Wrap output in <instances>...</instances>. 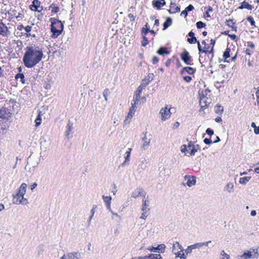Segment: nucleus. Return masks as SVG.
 <instances>
[{"label":"nucleus","instance_id":"nucleus-1","mask_svg":"<svg viewBox=\"0 0 259 259\" xmlns=\"http://www.w3.org/2000/svg\"><path fill=\"white\" fill-rule=\"evenodd\" d=\"M43 52L38 47L32 44L26 48V52L23 58L24 65L32 68L38 63L43 57Z\"/></svg>","mask_w":259,"mask_h":259},{"label":"nucleus","instance_id":"nucleus-2","mask_svg":"<svg viewBox=\"0 0 259 259\" xmlns=\"http://www.w3.org/2000/svg\"><path fill=\"white\" fill-rule=\"evenodd\" d=\"M50 21L51 22V31L53 33L52 37L57 38L63 30V24L61 21L55 18H51Z\"/></svg>","mask_w":259,"mask_h":259},{"label":"nucleus","instance_id":"nucleus-3","mask_svg":"<svg viewBox=\"0 0 259 259\" xmlns=\"http://www.w3.org/2000/svg\"><path fill=\"white\" fill-rule=\"evenodd\" d=\"M12 113L8 108L3 107L0 109V118L8 120L11 117Z\"/></svg>","mask_w":259,"mask_h":259},{"label":"nucleus","instance_id":"nucleus-4","mask_svg":"<svg viewBox=\"0 0 259 259\" xmlns=\"http://www.w3.org/2000/svg\"><path fill=\"white\" fill-rule=\"evenodd\" d=\"M27 188V184L26 183H22L20 186L18 191L15 194H13V199H15L17 197H23L26 193Z\"/></svg>","mask_w":259,"mask_h":259},{"label":"nucleus","instance_id":"nucleus-5","mask_svg":"<svg viewBox=\"0 0 259 259\" xmlns=\"http://www.w3.org/2000/svg\"><path fill=\"white\" fill-rule=\"evenodd\" d=\"M80 257L79 252H72L64 254L60 259H79Z\"/></svg>","mask_w":259,"mask_h":259},{"label":"nucleus","instance_id":"nucleus-6","mask_svg":"<svg viewBox=\"0 0 259 259\" xmlns=\"http://www.w3.org/2000/svg\"><path fill=\"white\" fill-rule=\"evenodd\" d=\"M160 113L161 115V119L163 121L168 119L170 116V109L168 108L167 106L160 110Z\"/></svg>","mask_w":259,"mask_h":259},{"label":"nucleus","instance_id":"nucleus-7","mask_svg":"<svg viewBox=\"0 0 259 259\" xmlns=\"http://www.w3.org/2000/svg\"><path fill=\"white\" fill-rule=\"evenodd\" d=\"M181 59L187 65H192L191 57L189 56V52L185 50L181 54Z\"/></svg>","mask_w":259,"mask_h":259},{"label":"nucleus","instance_id":"nucleus-8","mask_svg":"<svg viewBox=\"0 0 259 259\" xmlns=\"http://www.w3.org/2000/svg\"><path fill=\"white\" fill-rule=\"evenodd\" d=\"M184 179L185 180H187L186 184L189 187L195 185L196 184V178L194 176L186 175L184 177Z\"/></svg>","mask_w":259,"mask_h":259},{"label":"nucleus","instance_id":"nucleus-9","mask_svg":"<svg viewBox=\"0 0 259 259\" xmlns=\"http://www.w3.org/2000/svg\"><path fill=\"white\" fill-rule=\"evenodd\" d=\"M10 34L8 27L2 22H0V35L7 36Z\"/></svg>","mask_w":259,"mask_h":259},{"label":"nucleus","instance_id":"nucleus-10","mask_svg":"<svg viewBox=\"0 0 259 259\" xmlns=\"http://www.w3.org/2000/svg\"><path fill=\"white\" fill-rule=\"evenodd\" d=\"M165 246L164 244L158 245L157 247H151L148 248L151 252L163 253L164 251Z\"/></svg>","mask_w":259,"mask_h":259},{"label":"nucleus","instance_id":"nucleus-11","mask_svg":"<svg viewBox=\"0 0 259 259\" xmlns=\"http://www.w3.org/2000/svg\"><path fill=\"white\" fill-rule=\"evenodd\" d=\"M102 198L104 200V202L105 203V205H106V206L107 209L109 210V211H111V206H110L111 200H112L111 197L110 196H106L105 195H103Z\"/></svg>","mask_w":259,"mask_h":259},{"label":"nucleus","instance_id":"nucleus-12","mask_svg":"<svg viewBox=\"0 0 259 259\" xmlns=\"http://www.w3.org/2000/svg\"><path fill=\"white\" fill-rule=\"evenodd\" d=\"M137 107L136 105H134L133 104H132V106L130 108V111L128 112V114L127 116L126 117V119H125L124 121L126 122V120H127L128 119H131L133 115L135 114V112L136 111Z\"/></svg>","mask_w":259,"mask_h":259},{"label":"nucleus","instance_id":"nucleus-13","mask_svg":"<svg viewBox=\"0 0 259 259\" xmlns=\"http://www.w3.org/2000/svg\"><path fill=\"white\" fill-rule=\"evenodd\" d=\"M13 203L14 204H27L28 201L26 198H25L24 196L23 197H17L15 199H13Z\"/></svg>","mask_w":259,"mask_h":259},{"label":"nucleus","instance_id":"nucleus-14","mask_svg":"<svg viewBox=\"0 0 259 259\" xmlns=\"http://www.w3.org/2000/svg\"><path fill=\"white\" fill-rule=\"evenodd\" d=\"M152 4L157 9H160L161 6L165 5V2L164 0H155L152 2Z\"/></svg>","mask_w":259,"mask_h":259},{"label":"nucleus","instance_id":"nucleus-15","mask_svg":"<svg viewBox=\"0 0 259 259\" xmlns=\"http://www.w3.org/2000/svg\"><path fill=\"white\" fill-rule=\"evenodd\" d=\"M40 3V2L38 0H33L32 4L30 6V9L32 11L40 12V10H37Z\"/></svg>","mask_w":259,"mask_h":259},{"label":"nucleus","instance_id":"nucleus-16","mask_svg":"<svg viewBox=\"0 0 259 259\" xmlns=\"http://www.w3.org/2000/svg\"><path fill=\"white\" fill-rule=\"evenodd\" d=\"M66 127L67 130L65 132V136L68 139H69V135L71 133H72L73 129V123L70 120L68 121V123Z\"/></svg>","mask_w":259,"mask_h":259},{"label":"nucleus","instance_id":"nucleus-17","mask_svg":"<svg viewBox=\"0 0 259 259\" xmlns=\"http://www.w3.org/2000/svg\"><path fill=\"white\" fill-rule=\"evenodd\" d=\"M252 255L250 254V252L247 251V252H245L243 254L238 255L236 258L237 259H249L252 258Z\"/></svg>","mask_w":259,"mask_h":259},{"label":"nucleus","instance_id":"nucleus-18","mask_svg":"<svg viewBox=\"0 0 259 259\" xmlns=\"http://www.w3.org/2000/svg\"><path fill=\"white\" fill-rule=\"evenodd\" d=\"M142 140L144 141V143L142 145V148L145 150L146 147L149 146L150 143L151 139H148L146 135L142 138Z\"/></svg>","mask_w":259,"mask_h":259},{"label":"nucleus","instance_id":"nucleus-19","mask_svg":"<svg viewBox=\"0 0 259 259\" xmlns=\"http://www.w3.org/2000/svg\"><path fill=\"white\" fill-rule=\"evenodd\" d=\"M239 8L240 9H247V10H251L253 7L245 1H244L241 3V6Z\"/></svg>","mask_w":259,"mask_h":259},{"label":"nucleus","instance_id":"nucleus-20","mask_svg":"<svg viewBox=\"0 0 259 259\" xmlns=\"http://www.w3.org/2000/svg\"><path fill=\"white\" fill-rule=\"evenodd\" d=\"M248 252H250L252 255V258H257L259 255V247L255 249H250Z\"/></svg>","mask_w":259,"mask_h":259},{"label":"nucleus","instance_id":"nucleus-21","mask_svg":"<svg viewBox=\"0 0 259 259\" xmlns=\"http://www.w3.org/2000/svg\"><path fill=\"white\" fill-rule=\"evenodd\" d=\"M157 53L160 55H164L169 54V51L167 50L166 48L161 47L158 50Z\"/></svg>","mask_w":259,"mask_h":259},{"label":"nucleus","instance_id":"nucleus-22","mask_svg":"<svg viewBox=\"0 0 259 259\" xmlns=\"http://www.w3.org/2000/svg\"><path fill=\"white\" fill-rule=\"evenodd\" d=\"M172 246H173L172 252L177 251V250L176 248L177 247V248H179L181 250V251H184L182 246L177 241L173 243Z\"/></svg>","mask_w":259,"mask_h":259},{"label":"nucleus","instance_id":"nucleus-23","mask_svg":"<svg viewBox=\"0 0 259 259\" xmlns=\"http://www.w3.org/2000/svg\"><path fill=\"white\" fill-rule=\"evenodd\" d=\"M184 71H186L189 74H193L195 72V69L191 67H185L181 71L182 74L183 73Z\"/></svg>","mask_w":259,"mask_h":259},{"label":"nucleus","instance_id":"nucleus-24","mask_svg":"<svg viewBox=\"0 0 259 259\" xmlns=\"http://www.w3.org/2000/svg\"><path fill=\"white\" fill-rule=\"evenodd\" d=\"M234 185L232 183H228L225 187L224 190L228 191L229 193H231L233 191Z\"/></svg>","mask_w":259,"mask_h":259},{"label":"nucleus","instance_id":"nucleus-25","mask_svg":"<svg viewBox=\"0 0 259 259\" xmlns=\"http://www.w3.org/2000/svg\"><path fill=\"white\" fill-rule=\"evenodd\" d=\"M172 23V19L170 17H167L166 18V21L164 22L163 25V29H167L169 26Z\"/></svg>","mask_w":259,"mask_h":259},{"label":"nucleus","instance_id":"nucleus-26","mask_svg":"<svg viewBox=\"0 0 259 259\" xmlns=\"http://www.w3.org/2000/svg\"><path fill=\"white\" fill-rule=\"evenodd\" d=\"M251 179V177H245L241 178L239 180V183L243 185H245Z\"/></svg>","mask_w":259,"mask_h":259},{"label":"nucleus","instance_id":"nucleus-27","mask_svg":"<svg viewBox=\"0 0 259 259\" xmlns=\"http://www.w3.org/2000/svg\"><path fill=\"white\" fill-rule=\"evenodd\" d=\"M148 256L149 259H162L160 254H150Z\"/></svg>","mask_w":259,"mask_h":259},{"label":"nucleus","instance_id":"nucleus-28","mask_svg":"<svg viewBox=\"0 0 259 259\" xmlns=\"http://www.w3.org/2000/svg\"><path fill=\"white\" fill-rule=\"evenodd\" d=\"M181 251H177L174 252L176 254V257H180V259H186V255L184 253H181Z\"/></svg>","mask_w":259,"mask_h":259},{"label":"nucleus","instance_id":"nucleus-29","mask_svg":"<svg viewBox=\"0 0 259 259\" xmlns=\"http://www.w3.org/2000/svg\"><path fill=\"white\" fill-rule=\"evenodd\" d=\"M224 108L223 107H222L221 105H217L215 107V112L217 114H221L222 112H223Z\"/></svg>","mask_w":259,"mask_h":259},{"label":"nucleus","instance_id":"nucleus-30","mask_svg":"<svg viewBox=\"0 0 259 259\" xmlns=\"http://www.w3.org/2000/svg\"><path fill=\"white\" fill-rule=\"evenodd\" d=\"M230 51L231 49L229 48H227L225 52L224 53L223 57L226 60L227 58H229L230 57Z\"/></svg>","mask_w":259,"mask_h":259},{"label":"nucleus","instance_id":"nucleus-31","mask_svg":"<svg viewBox=\"0 0 259 259\" xmlns=\"http://www.w3.org/2000/svg\"><path fill=\"white\" fill-rule=\"evenodd\" d=\"M41 120V114H40V112H39L38 115H37L36 119L35 120L36 127L38 126L40 124Z\"/></svg>","mask_w":259,"mask_h":259},{"label":"nucleus","instance_id":"nucleus-32","mask_svg":"<svg viewBox=\"0 0 259 259\" xmlns=\"http://www.w3.org/2000/svg\"><path fill=\"white\" fill-rule=\"evenodd\" d=\"M200 148V146L198 145H194L193 148H192L190 154L191 155H194L195 153L198 151V150Z\"/></svg>","mask_w":259,"mask_h":259},{"label":"nucleus","instance_id":"nucleus-33","mask_svg":"<svg viewBox=\"0 0 259 259\" xmlns=\"http://www.w3.org/2000/svg\"><path fill=\"white\" fill-rule=\"evenodd\" d=\"M143 202L142 211H144L146 210L147 207L149 206V201L148 200H143Z\"/></svg>","mask_w":259,"mask_h":259},{"label":"nucleus","instance_id":"nucleus-34","mask_svg":"<svg viewBox=\"0 0 259 259\" xmlns=\"http://www.w3.org/2000/svg\"><path fill=\"white\" fill-rule=\"evenodd\" d=\"M15 78L16 79L20 78L21 79V81L22 83H25V79H24V75L23 73H18L16 74Z\"/></svg>","mask_w":259,"mask_h":259},{"label":"nucleus","instance_id":"nucleus-35","mask_svg":"<svg viewBox=\"0 0 259 259\" xmlns=\"http://www.w3.org/2000/svg\"><path fill=\"white\" fill-rule=\"evenodd\" d=\"M200 105L202 108H205L206 106V104L205 102V98L203 97L200 99Z\"/></svg>","mask_w":259,"mask_h":259},{"label":"nucleus","instance_id":"nucleus-36","mask_svg":"<svg viewBox=\"0 0 259 259\" xmlns=\"http://www.w3.org/2000/svg\"><path fill=\"white\" fill-rule=\"evenodd\" d=\"M24 29H25V31L27 33L26 34V36L27 37L30 36L31 34L29 32L31 31V30L32 29V26L28 25V26H26L25 27H24Z\"/></svg>","mask_w":259,"mask_h":259},{"label":"nucleus","instance_id":"nucleus-37","mask_svg":"<svg viewBox=\"0 0 259 259\" xmlns=\"http://www.w3.org/2000/svg\"><path fill=\"white\" fill-rule=\"evenodd\" d=\"M154 75L153 73H149L146 79L148 81L147 84H148L150 82H151L154 78Z\"/></svg>","mask_w":259,"mask_h":259},{"label":"nucleus","instance_id":"nucleus-38","mask_svg":"<svg viewBox=\"0 0 259 259\" xmlns=\"http://www.w3.org/2000/svg\"><path fill=\"white\" fill-rule=\"evenodd\" d=\"M50 8L52 9V12L55 13H57L59 11V8L58 7H56L55 4H52Z\"/></svg>","mask_w":259,"mask_h":259},{"label":"nucleus","instance_id":"nucleus-39","mask_svg":"<svg viewBox=\"0 0 259 259\" xmlns=\"http://www.w3.org/2000/svg\"><path fill=\"white\" fill-rule=\"evenodd\" d=\"M143 87L141 85L139 88L136 91L135 93V96H137V97H140V94L142 92V91L143 89Z\"/></svg>","mask_w":259,"mask_h":259},{"label":"nucleus","instance_id":"nucleus-40","mask_svg":"<svg viewBox=\"0 0 259 259\" xmlns=\"http://www.w3.org/2000/svg\"><path fill=\"white\" fill-rule=\"evenodd\" d=\"M188 42H189L191 44H194L197 42L198 41L197 40L196 37H192L191 38H188L187 39Z\"/></svg>","mask_w":259,"mask_h":259},{"label":"nucleus","instance_id":"nucleus-41","mask_svg":"<svg viewBox=\"0 0 259 259\" xmlns=\"http://www.w3.org/2000/svg\"><path fill=\"white\" fill-rule=\"evenodd\" d=\"M139 167L141 169H144L147 167L146 163L145 160L144 159L141 161V163L139 165Z\"/></svg>","mask_w":259,"mask_h":259},{"label":"nucleus","instance_id":"nucleus-42","mask_svg":"<svg viewBox=\"0 0 259 259\" xmlns=\"http://www.w3.org/2000/svg\"><path fill=\"white\" fill-rule=\"evenodd\" d=\"M205 25V24L202 21H198L196 23V26L199 29L204 27Z\"/></svg>","mask_w":259,"mask_h":259},{"label":"nucleus","instance_id":"nucleus-43","mask_svg":"<svg viewBox=\"0 0 259 259\" xmlns=\"http://www.w3.org/2000/svg\"><path fill=\"white\" fill-rule=\"evenodd\" d=\"M130 156L128 155H126V156H125V160L121 165L122 166H124L125 165H126L128 164V162L130 161Z\"/></svg>","mask_w":259,"mask_h":259},{"label":"nucleus","instance_id":"nucleus-44","mask_svg":"<svg viewBox=\"0 0 259 259\" xmlns=\"http://www.w3.org/2000/svg\"><path fill=\"white\" fill-rule=\"evenodd\" d=\"M138 190L139 196H142L145 197L146 193L144 190L141 188H138Z\"/></svg>","mask_w":259,"mask_h":259},{"label":"nucleus","instance_id":"nucleus-45","mask_svg":"<svg viewBox=\"0 0 259 259\" xmlns=\"http://www.w3.org/2000/svg\"><path fill=\"white\" fill-rule=\"evenodd\" d=\"M247 20L250 22L252 26H255V21L251 16H248L246 18Z\"/></svg>","mask_w":259,"mask_h":259},{"label":"nucleus","instance_id":"nucleus-46","mask_svg":"<svg viewBox=\"0 0 259 259\" xmlns=\"http://www.w3.org/2000/svg\"><path fill=\"white\" fill-rule=\"evenodd\" d=\"M197 43L198 45V49L199 52L200 53L203 52V53H205V54H207L208 50H205V49H202L199 41H198Z\"/></svg>","mask_w":259,"mask_h":259},{"label":"nucleus","instance_id":"nucleus-47","mask_svg":"<svg viewBox=\"0 0 259 259\" xmlns=\"http://www.w3.org/2000/svg\"><path fill=\"white\" fill-rule=\"evenodd\" d=\"M110 92L108 89H106L103 92V96L105 97L106 101H107V96L109 95Z\"/></svg>","mask_w":259,"mask_h":259},{"label":"nucleus","instance_id":"nucleus-48","mask_svg":"<svg viewBox=\"0 0 259 259\" xmlns=\"http://www.w3.org/2000/svg\"><path fill=\"white\" fill-rule=\"evenodd\" d=\"M148 44V38L145 36H143V40L142 41V46L143 47L146 46V45Z\"/></svg>","mask_w":259,"mask_h":259},{"label":"nucleus","instance_id":"nucleus-49","mask_svg":"<svg viewBox=\"0 0 259 259\" xmlns=\"http://www.w3.org/2000/svg\"><path fill=\"white\" fill-rule=\"evenodd\" d=\"M193 249H196V248H200L201 246V243H196L195 244H194L193 245H191Z\"/></svg>","mask_w":259,"mask_h":259},{"label":"nucleus","instance_id":"nucleus-50","mask_svg":"<svg viewBox=\"0 0 259 259\" xmlns=\"http://www.w3.org/2000/svg\"><path fill=\"white\" fill-rule=\"evenodd\" d=\"M139 98H140V97H137V96L134 95V100H133L134 103H132V104H133V105L136 106V105L138 104L139 102Z\"/></svg>","mask_w":259,"mask_h":259},{"label":"nucleus","instance_id":"nucleus-51","mask_svg":"<svg viewBox=\"0 0 259 259\" xmlns=\"http://www.w3.org/2000/svg\"><path fill=\"white\" fill-rule=\"evenodd\" d=\"M159 176L160 177L163 178L166 176L165 169L163 167L160 171Z\"/></svg>","mask_w":259,"mask_h":259},{"label":"nucleus","instance_id":"nucleus-52","mask_svg":"<svg viewBox=\"0 0 259 259\" xmlns=\"http://www.w3.org/2000/svg\"><path fill=\"white\" fill-rule=\"evenodd\" d=\"M139 196V193H138V188H137L132 193V197L136 198L138 197Z\"/></svg>","mask_w":259,"mask_h":259},{"label":"nucleus","instance_id":"nucleus-53","mask_svg":"<svg viewBox=\"0 0 259 259\" xmlns=\"http://www.w3.org/2000/svg\"><path fill=\"white\" fill-rule=\"evenodd\" d=\"M149 31H150L149 28H147V29H146L144 27H143L141 31L142 34L145 35L149 32Z\"/></svg>","mask_w":259,"mask_h":259},{"label":"nucleus","instance_id":"nucleus-54","mask_svg":"<svg viewBox=\"0 0 259 259\" xmlns=\"http://www.w3.org/2000/svg\"><path fill=\"white\" fill-rule=\"evenodd\" d=\"M174 9H175L174 11H171V10H169L168 12L170 14H172V13H176L177 12H179L180 11V8L178 6L176 7V8H175Z\"/></svg>","mask_w":259,"mask_h":259},{"label":"nucleus","instance_id":"nucleus-55","mask_svg":"<svg viewBox=\"0 0 259 259\" xmlns=\"http://www.w3.org/2000/svg\"><path fill=\"white\" fill-rule=\"evenodd\" d=\"M191 245L189 246L185 250V252L187 254L190 253L192 252V250L193 249Z\"/></svg>","mask_w":259,"mask_h":259},{"label":"nucleus","instance_id":"nucleus-56","mask_svg":"<svg viewBox=\"0 0 259 259\" xmlns=\"http://www.w3.org/2000/svg\"><path fill=\"white\" fill-rule=\"evenodd\" d=\"M181 151L182 153H185L186 151L188 152L187 146L186 145H183L181 147Z\"/></svg>","mask_w":259,"mask_h":259},{"label":"nucleus","instance_id":"nucleus-57","mask_svg":"<svg viewBox=\"0 0 259 259\" xmlns=\"http://www.w3.org/2000/svg\"><path fill=\"white\" fill-rule=\"evenodd\" d=\"M206 133L207 134H208L209 136H212L214 132H213V131L212 130H211V128H208L206 130Z\"/></svg>","mask_w":259,"mask_h":259},{"label":"nucleus","instance_id":"nucleus-58","mask_svg":"<svg viewBox=\"0 0 259 259\" xmlns=\"http://www.w3.org/2000/svg\"><path fill=\"white\" fill-rule=\"evenodd\" d=\"M227 22H231L232 23V24H230V23H228L227 25H228L229 27H231L232 28H234V25L235 24V23L233 21V20L232 19H230L229 20H227Z\"/></svg>","mask_w":259,"mask_h":259},{"label":"nucleus","instance_id":"nucleus-59","mask_svg":"<svg viewBox=\"0 0 259 259\" xmlns=\"http://www.w3.org/2000/svg\"><path fill=\"white\" fill-rule=\"evenodd\" d=\"M204 143L206 145H209L212 143V141L210 139L205 138L203 140Z\"/></svg>","mask_w":259,"mask_h":259},{"label":"nucleus","instance_id":"nucleus-60","mask_svg":"<svg viewBox=\"0 0 259 259\" xmlns=\"http://www.w3.org/2000/svg\"><path fill=\"white\" fill-rule=\"evenodd\" d=\"M194 9V8L192 5H189L186 8L185 10L188 12L189 11H192Z\"/></svg>","mask_w":259,"mask_h":259},{"label":"nucleus","instance_id":"nucleus-61","mask_svg":"<svg viewBox=\"0 0 259 259\" xmlns=\"http://www.w3.org/2000/svg\"><path fill=\"white\" fill-rule=\"evenodd\" d=\"M184 80L187 82H189L192 80V77L189 76H185L184 77Z\"/></svg>","mask_w":259,"mask_h":259},{"label":"nucleus","instance_id":"nucleus-62","mask_svg":"<svg viewBox=\"0 0 259 259\" xmlns=\"http://www.w3.org/2000/svg\"><path fill=\"white\" fill-rule=\"evenodd\" d=\"M193 146H194V142L192 141H190L188 143V145L187 147H188V149L190 150V149H191V148H193Z\"/></svg>","mask_w":259,"mask_h":259},{"label":"nucleus","instance_id":"nucleus-63","mask_svg":"<svg viewBox=\"0 0 259 259\" xmlns=\"http://www.w3.org/2000/svg\"><path fill=\"white\" fill-rule=\"evenodd\" d=\"M128 17L130 19L131 21H133L135 20L136 16L132 14H129L128 15Z\"/></svg>","mask_w":259,"mask_h":259},{"label":"nucleus","instance_id":"nucleus-64","mask_svg":"<svg viewBox=\"0 0 259 259\" xmlns=\"http://www.w3.org/2000/svg\"><path fill=\"white\" fill-rule=\"evenodd\" d=\"M132 259H149L148 258V256H141V257H133Z\"/></svg>","mask_w":259,"mask_h":259}]
</instances>
